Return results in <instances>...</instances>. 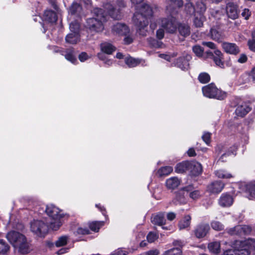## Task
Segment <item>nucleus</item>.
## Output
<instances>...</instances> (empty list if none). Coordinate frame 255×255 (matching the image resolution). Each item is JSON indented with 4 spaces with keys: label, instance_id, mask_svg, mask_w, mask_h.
Masks as SVG:
<instances>
[{
    "label": "nucleus",
    "instance_id": "41",
    "mask_svg": "<svg viewBox=\"0 0 255 255\" xmlns=\"http://www.w3.org/2000/svg\"><path fill=\"white\" fill-rule=\"evenodd\" d=\"M220 246V243L218 242H212L208 245V249L212 253L217 254L219 252Z\"/></svg>",
    "mask_w": 255,
    "mask_h": 255
},
{
    "label": "nucleus",
    "instance_id": "50",
    "mask_svg": "<svg viewBox=\"0 0 255 255\" xmlns=\"http://www.w3.org/2000/svg\"><path fill=\"white\" fill-rule=\"evenodd\" d=\"M211 227L215 230L221 231L224 229V226L220 222L214 221L211 223Z\"/></svg>",
    "mask_w": 255,
    "mask_h": 255
},
{
    "label": "nucleus",
    "instance_id": "57",
    "mask_svg": "<svg viewBox=\"0 0 255 255\" xmlns=\"http://www.w3.org/2000/svg\"><path fill=\"white\" fill-rule=\"evenodd\" d=\"M158 238L156 233L150 232L147 236V240L149 243L154 242Z\"/></svg>",
    "mask_w": 255,
    "mask_h": 255
},
{
    "label": "nucleus",
    "instance_id": "7",
    "mask_svg": "<svg viewBox=\"0 0 255 255\" xmlns=\"http://www.w3.org/2000/svg\"><path fill=\"white\" fill-rule=\"evenodd\" d=\"M114 2L111 3L110 1L104 4V7L106 10V13L109 14L114 19H119L121 16L120 14V8L125 6L123 0H117L116 5H114Z\"/></svg>",
    "mask_w": 255,
    "mask_h": 255
},
{
    "label": "nucleus",
    "instance_id": "25",
    "mask_svg": "<svg viewBox=\"0 0 255 255\" xmlns=\"http://www.w3.org/2000/svg\"><path fill=\"white\" fill-rule=\"evenodd\" d=\"M125 63L128 66V67L130 68L134 67L140 64L142 66L146 65V62L144 60L135 59L131 57H128L126 58Z\"/></svg>",
    "mask_w": 255,
    "mask_h": 255
},
{
    "label": "nucleus",
    "instance_id": "60",
    "mask_svg": "<svg viewBox=\"0 0 255 255\" xmlns=\"http://www.w3.org/2000/svg\"><path fill=\"white\" fill-rule=\"evenodd\" d=\"M89 233V231L87 228H78L75 233L76 235H86Z\"/></svg>",
    "mask_w": 255,
    "mask_h": 255
},
{
    "label": "nucleus",
    "instance_id": "39",
    "mask_svg": "<svg viewBox=\"0 0 255 255\" xmlns=\"http://www.w3.org/2000/svg\"><path fill=\"white\" fill-rule=\"evenodd\" d=\"M191 218L189 215H186L179 223L180 230L185 229L190 226Z\"/></svg>",
    "mask_w": 255,
    "mask_h": 255
},
{
    "label": "nucleus",
    "instance_id": "2",
    "mask_svg": "<svg viewBox=\"0 0 255 255\" xmlns=\"http://www.w3.org/2000/svg\"><path fill=\"white\" fill-rule=\"evenodd\" d=\"M6 238L15 250L21 254H26L30 251L29 243L23 234L16 232L10 231L7 233Z\"/></svg>",
    "mask_w": 255,
    "mask_h": 255
},
{
    "label": "nucleus",
    "instance_id": "42",
    "mask_svg": "<svg viewBox=\"0 0 255 255\" xmlns=\"http://www.w3.org/2000/svg\"><path fill=\"white\" fill-rule=\"evenodd\" d=\"M195 7L196 13L198 14H204V13L206 10V5L202 1H199L197 2Z\"/></svg>",
    "mask_w": 255,
    "mask_h": 255
},
{
    "label": "nucleus",
    "instance_id": "53",
    "mask_svg": "<svg viewBox=\"0 0 255 255\" xmlns=\"http://www.w3.org/2000/svg\"><path fill=\"white\" fill-rule=\"evenodd\" d=\"M192 50L193 52L198 57L202 56L203 53V49L199 45H195L193 47Z\"/></svg>",
    "mask_w": 255,
    "mask_h": 255
},
{
    "label": "nucleus",
    "instance_id": "63",
    "mask_svg": "<svg viewBox=\"0 0 255 255\" xmlns=\"http://www.w3.org/2000/svg\"><path fill=\"white\" fill-rule=\"evenodd\" d=\"M248 45L251 50L255 52V39H251L248 41Z\"/></svg>",
    "mask_w": 255,
    "mask_h": 255
},
{
    "label": "nucleus",
    "instance_id": "6",
    "mask_svg": "<svg viewBox=\"0 0 255 255\" xmlns=\"http://www.w3.org/2000/svg\"><path fill=\"white\" fill-rule=\"evenodd\" d=\"M70 33L65 38L66 42L70 44H76L80 41V23L78 19L71 21L69 23Z\"/></svg>",
    "mask_w": 255,
    "mask_h": 255
},
{
    "label": "nucleus",
    "instance_id": "18",
    "mask_svg": "<svg viewBox=\"0 0 255 255\" xmlns=\"http://www.w3.org/2000/svg\"><path fill=\"white\" fill-rule=\"evenodd\" d=\"M233 203L232 196L228 193L222 194L219 200V204L223 207H228Z\"/></svg>",
    "mask_w": 255,
    "mask_h": 255
},
{
    "label": "nucleus",
    "instance_id": "20",
    "mask_svg": "<svg viewBox=\"0 0 255 255\" xmlns=\"http://www.w3.org/2000/svg\"><path fill=\"white\" fill-rule=\"evenodd\" d=\"M43 17L46 22L51 24L55 23L58 18L56 12L51 10H46L44 12Z\"/></svg>",
    "mask_w": 255,
    "mask_h": 255
},
{
    "label": "nucleus",
    "instance_id": "37",
    "mask_svg": "<svg viewBox=\"0 0 255 255\" xmlns=\"http://www.w3.org/2000/svg\"><path fill=\"white\" fill-rule=\"evenodd\" d=\"M178 31L180 34L186 37L190 33V28L188 25L185 24H180L178 26Z\"/></svg>",
    "mask_w": 255,
    "mask_h": 255
},
{
    "label": "nucleus",
    "instance_id": "19",
    "mask_svg": "<svg viewBox=\"0 0 255 255\" xmlns=\"http://www.w3.org/2000/svg\"><path fill=\"white\" fill-rule=\"evenodd\" d=\"M169 4L166 7L167 12L169 13L175 14L177 11L176 10L182 6V0H169Z\"/></svg>",
    "mask_w": 255,
    "mask_h": 255
},
{
    "label": "nucleus",
    "instance_id": "58",
    "mask_svg": "<svg viewBox=\"0 0 255 255\" xmlns=\"http://www.w3.org/2000/svg\"><path fill=\"white\" fill-rule=\"evenodd\" d=\"M91 57V56L88 55L87 53L83 52L79 55L78 58L81 62H84L88 60Z\"/></svg>",
    "mask_w": 255,
    "mask_h": 255
},
{
    "label": "nucleus",
    "instance_id": "49",
    "mask_svg": "<svg viewBox=\"0 0 255 255\" xmlns=\"http://www.w3.org/2000/svg\"><path fill=\"white\" fill-rule=\"evenodd\" d=\"M103 224V222H94L90 223L89 228L94 232H98L100 227Z\"/></svg>",
    "mask_w": 255,
    "mask_h": 255
},
{
    "label": "nucleus",
    "instance_id": "14",
    "mask_svg": "<svg viewBox=\"0 0 255 255\" xmlns=\"http://www.w3.org/2000/svg\"><path fill=\"white\" fill-rule=\"evenodd\" d=\"M56 52H60L61 55L65 57L66 60L72 63L76 64L77 63V60L73 48H68L66 49L58 48Z\"/></svg>",
    "mask_w": 255,
    "mask_h": 255
},
{
    "label": "nucleus",
    "instance_id": "51",
    "mask_svg": "<svg viewBox=\"0 0 255 255\" xmlns=\"http://www.w3.org/2000/svg\"><path fill=\"white\" fill-rule=\"evenodd\" d=\"M9 250V246L5 241L0 240V253L4 254Z\"/></svg>",
    "mask_w": 255,
    "mask_h": 255
},
{
    "label": "nucleus",
    "instance_id": "12",
    "mask_svg": "<svg viewBox=\"0 0 255 255\" xmlns=\"http://www.w3.org/2000/svg\"><path fill=\"white\" fill-rule=\"evenodd\" d=\"M82 6L77 2H74L69 7L68 9L69 15L68 19L71 20L75 18V17H79L82 11Z\"/></svg>",
    "mask_w": 255,
    "mask_h": 255
},
{
    "label": "nucleus",
    "instance_id": "64",
    "mask_svg": "<svg viewBox=\"0 0 255 255\" xmlns=\"http://www.w3.org/2000/svg\"><path fill=\"white\" fill-rule=\"evenodd\" d=\"M159 251L157 249L148 251L144 253V255H158Z\"/></svg>",
    "mask_w": 255,
    "mask_h": 255
},
{
    "label": "nucleus",
    "instance_id": "23",
    "mask_svg": "<svg viewBox=\"0 0 255 255\" xmlns=\"http://www.w3.org/2000/svg\"><path fill=\"white\" fill-rule=\"evenodd\" d=\"M243 187L250 199H255V182L244 184Z\"/></svg>",
    "mask_w": 255,
    "mask_h": 255
},
{
    "label": "nucleus",
    "instance_id": "3",
    "mask_svg": "<svg viewBox=\"0 0 255 255\" xmlns=\"http://www.w3.org/2000/svg\"><path fill=\"white\" fill-rule=\"evenodd\" d=\"M93 17L87 20V27L91 32H100L104 28V23L107 20V15L103 10L95 8L93 11Z\"/></svg>",
    "mask_w": 255,
    "mask_h": 255
},
{
    "label": "nucleus",
    "instance_id": "30",
    "mask_svg": "<svg viewBox=\"0 0 255 255\" xmlns=\"http://www.w3.org/2000/svg\"><path fill=\"white\" fill-rule=\"evenodd\" d=\"M190 162L187 161L178 163L175 168V172L177 173H183L189 170Z\"/></svg>",
    "mask_w": 255,
    "mask_h": 255
},
{
    "label": "nucleus",
    "instance_id": "5",
    "mask_svg": "<svg viewBox=\"0 0 255 255\" xmlns=\"http://www.w3.org/2000/svg\"><path fill=\"white\" fill-rule=\"evenodd\" d=\"M202 92L203 95L207 98L219 100L225 99L227 96L226 92L217 88L213 83L204 86L202 88Z\"/></svg>",
    "mask_w": 255,
    "mask_h": 255
},
{
    "label": "nucleus",
    "instance_id": "1",
    "mask_svg": "<svg viewBox=\"0 0 255 255\" xmlns=\"http://www.w3.org/2000/svg\"><path fill=\"white\" fill-rule=\"evenodd\" d=\"M135 11L132 21L136 27V32L139 35L145 36L147 32L148 19L152 15L151 7L144 3L143 0H130Z\"/></svg>",
    "mask_w": 255,
    "mask_h": 255
},
{
    "label": "nucleus",
    "instance_id": "21",
    "mask_svg": "<svg viewBox=\"0 0 255 255\" xmlns=\"http://www.w3.org/2000/svg\"><path fill=\"white\" fill-rule=\"evenodd\" d=\"M128 27L125 24L118 23L114 25L112 28V31L114 34L124 35L129 32Z\"/></svg>",
    "mask_w": 255,
    "mask_h": 255
},
{
    "label": "nucleus",
    "instance_id": "16",
    "mask_svg": "<svg viewBox=\"0 0 255 255\" xmlns=\"http://www.w3.org/2000/svg\"><path fill=\"white\" fill-rule=\"evenodd\" d=\"M224 187V183L221 181H214L207 186V191L211 194L220 193Z\"/></svg>",
    "mask_w": 255,
    "mask_h": 255
},
{
    "label": "nucleus",
    "instance_id": "55",
    "mask_svg": "<svg viewBox=\"0 0 255 255\" xmlns=\"http://www.w3.org/2000/svg\"><path fill=\"white\" fill-rule=\"evenodd\" d=\"M177 56L176 53H173L171 54H160L159 55V57L162 58L163 59H165L168 61H171L172 58L175 57Z\"/></svg>",
    "mask_w": 255,
    "mask_h": 255
},
{
    "label": "nucleus",
    "instance_id": "36",
    "mask_svg": "<svg viewBox=\"0 0 255 255\" xmlns=\"http://www.w3.org/2000/svg\"><path fill=\"white\" fill-rule=\"evenodd\" d=\"M183 190L181 189L178 192L176 193L175 197L173 200V202L175 204H184L187 202V200L182 193Z\"/></svg>",
    "mask_w": 255,
    "mask_h": 255
},
{
    "label": "nucleus",
    "instance_id": "47",
    "mask_svg": "<svg viewBox=\"0 0 255 255\" xmlns=\"http://www.w3.org/2000/svg\"><path fill=\"white\" fill-rule=\"evenodd\" d=\"M68 238L67 236H62L60 237L55 242V245L57 247H60L65 245L68 241Z\"/></svg>",
    "mask_w": 255,
    "mask_h": 255
},
{
    "label": "nucleus",
    "instance_id": "27",
    "mask_svg": "<svg viewBox=\"0 0 255 255\" xmlns=\"http://www.w3.org/2000/svg\"><path fill=\"white\" fill-rule=\"evenodd\" d=\"M230 249L227 248H223L224 255H239V253H241L242 252L241 248L239 245H236V241L234 243L233 245L230 247Z\"/></svg>",
    "mask_w": 255,
    "mask_h": 255
},
{
    "label": "nucleus",
    "instance_id": "15",
    "mask_svg": "<svg viewBox=\"0 0 255 255\" xmlns=\"http://www.w3.org/2000/svg\"><path fill=\"white\" fill-rule=\"evenodd\" d=\"M210 230V227L208 224H201L195 228L194 232L197 238H202L206 236Z\"/></svg>",
    "mask_w": 255,
    "mask_h": 255
},
{
    "label": "nucleus",
    "instance_id": "62",
    "mask_svg": "<svg viewBox=\"0 0 255 255\" xmlns=\"http://www.w3.org/2000/svg\"><path fill=\"white\" fill-rule=\"evenodd\" d=\"M172 245L174 246V248H180L181 250L182 248L184 246L183 242L180 240H175L173 242Z\"/></svg>",
    "mask_w": 255,
    "mask_h": 255
},
{
    "label": "nucleus",
    "instance_id": "52",
    "mask_svg": "<svg viewBox=\"0 0 255 255\" xmlns=\"http://www.w3.org/2000/svg\"><path fill=\"white\" fill-rule=\"evenodd\" d=\"M125 35V38L124 39V42L125 44H130L133 41V37L131 33H130V31H129L128 33L124 34Z\"/></svg>",
    "mask_w": 255,
    "mask_h": 255
},
{
    "label": "nucleus",
    "instance_id": "34",
    "mask_svg": "<svg viewBox=\"0 0 255 255\" xmlns=\"http://www.w3.org/2000/svg\"><path fill=\"white\" fill-rule=\"evenodd\" d=\"M151 222L155 225L159 226L163 225L165 222L164 214L162 213H159L156 215H153L151 217Z\"/></svg>",
    "mask_w": 255,
    "mask_h": 255
},
{
    "label": "nucleus",
    "instance_id": "56",
    "mask_svg": "<svg viewBox=\"0 0 255 255\" xmlns=\"http://www.w3.org/2000/svg\"><path fill=\"white\" fill-rule=\"evenodd\" d=\"M148 41L151 45L154 47L160 48L161 47V45L163 44L161 42L157 41L151 38H149Z\"/></svg>",
    "mask_w": 255,
    "mask_h": 255
},
{
    "label": "nucleus",
    "instance_id": "26",
    "mask_svg": "<svg viewBox=\"0 0 255 255\" xmlns=\"http://www.w3.org/2000/svg\"><path fill=\"white\" fill-rule=\"evenodd\" d=\"M181 183V180L177 177H172L166 180L165 185L168 189L174 190Z\"/></svg>",
    "mask_w": 255,
    "mask_h": 255
},
{
    "label": "nucleus",
    "instance_id": "31",
    "mask_svg": "<svg viewBox=\"0 0 255 255\" xmlns=\"http://www.w3.org/2000/svg\"><path fill=\"white\" fill-rule=\"evenodd\" d=\"M214 54L213 60L216 65L220 68H224V63L223 61V54L221 52L218 50H214Z\"/></svg>",
    "mask_w": 255,
    "mask_h": 255
},
{
    "label": "nucleus",
    "instance_id": "48",
    "mask_svg": "<svg viewBox=\"0 0 255 255\" xmlns=\"http://www.w3.org/2000/svg\"><path fill=\"white\" fill-rule=\"evenodd\" d=\"M185 10L189 14L196 13L195 7L192 2H188L185 4Z\"/></svg>",
    "mask_w": 255,
    "mask_h": 255
},
{
    "label": "nucleus",
    "instance_id": "29",
    "mask_svg": "<svg viewBox=\"0 0 255 255\" xmlns=\"http://www.w3.org/2000/svg\"><path fill=\"white\" fill-rule=\"evenodd\" d=\"M191 175L197 176L201 174L202 167L201 164L198 162L190 163L189 170Z\"/></svg>",
    "mask_w": 255,
    "mask_h": 255
},
{
    "label": "nucleus",
    "instance_id": "45",
    "mask_svg": "<svg viewBox=\"0 0 255 255\" xmlns=\"http://www.w3.org/2000/svg\"><path fill=\"white\" fill-rule=\"evenodd\" d=\"M163 255H182V251L180 248H173L164 252Z\"/></svg>",
    "mask_w": 255,
    "mask_h": 255
},
{
    "label": "nucleus",
    "instance_id": "24",
    "mask_svg": "<svg viewBox=\"0 0 255 255\" xmlns=\"http://www.w3.org/2000/svg\"><path fill=\"white\" fill-rule=\"evenodd\" d=\"M222 47L225 51L231 54H237L240 50L238 47L234 43L224 42L222 44Z\"/></svg>",
    "mask_w": 255,
    "mask_h": 255
},
{
    "label": "nucleus",
    "instance_id": "44",
    "mask_svg": "<svg viewBox=\"0 0 255 255\" xmlns=\"http://www.w3.org/2000/svg\"><path fill=\"white\" fill-rule=\"evenodd\" d=\"M210 11V15L209 16V18L211 19L212 18L215 19H218L220 18L222 13L221 12L215 8H211L209 10Z\"/></svg>",
    "mask_w": 255,
    "mask_h": 255
},
{
    "label": "nucleus",
    "instance_id": "32",
    "mask_svg": "<svg viewBox=\"0 0 255 255\" xmlns=\"http://www.w3.org/2000/svg\"><path fill=\"white\" fill-rule=\"evenodd\" d=\"M205 20L206 17L204 14L195 13L193 20V24L196 27H201Z\"/></svg>",
    "mask_w": 255,
    "mask_h": 255
},
{
    "label": "nucleus",
    "instance_id": "9",
    "mask_svg": "<svg viewBox=\"0 0 255 255\" xmlns=\"http://www.w3.org/2000/svg\"><path fill=\"white\" fill-rule=\"evenodd\" d=\"M236 245L241 247L242 253L239 255H250V250L255 249V239H248L243 241H236Z\"/></svg>",
    "mask_w": 255,
    "mask_h": 255
},
{
    "label": "nucleus",
    "instance_id": "10",
    "mask_svg": "<svg viewBox=\"0 0 255 255\" xmlns=\"http://www.w3.org/2000/svg\"><path fill=\"white\" fill-rule=\"evenodd\" d=\"M169 14L170 15L167 18H163L161 20V25L167 32L172 33L176 30L177 22L173 16L175 14Z\"/></svg>",
    "mask_w": 255,
    "mask_h": 255
},
{
    "label": "nucleus",
    "instance_id": "11",
    "mask_svg": "<svg viewBox=\"0 0 255 255\" xmlns=\"http://www.w3.org/2000/svg\"><path fill=\"white\" fill-rule=\"evenodd\" d=\"M251 228L247 225H238L229 230L228 233L232 235H246L251 233Z\"/></svg>",
    "mask_w": 255,
    "mask_h": 255
},
{
    "label": "nucleus",
    "instance_id": "43",
    "mask_svg": "<svg viewBox=\"0 0 255 255\" xmlns=\"http://www.w3.org/2000/svg\"><path fill=\"white\" fill-rule=\"evenodd\" d=\"M198 79L200 83L205 84L210 81V76L207 73L203 72L199 75Z\"/></svg>",
    "mask_w": 255,
    "mask_h": 255
},
{
    "label": "nucleus",
    "instance_id": "54",
    "mask_svg": "<svg viewBox=\"0 0 255 255\" xmlns=\"http://www.w3.org/2000/svg\"><path fill=\"white\" fill-rule=\"evenodd\" d=\"M97 56L98 58L104 61L105 64L107 65L108 66H111L113 64V62L111 59H106L105 58V56L104 55V54L102 52L99 53L97 55Z\"/></svg>",
    "mask_w": 255,
    "mask_h": 255
},
{
    "label": "nucleus",
    "instance_id": "22",
    "mask_svg": "<svg viewBox=\"0 0 255 255\" xmlns=\"http://www.w3.org/2000/svg\"><path fill=\"white\" fill-rule=\"evenodd\" d=\"M226 12L228 17L233 19L237 18L238 16L237 5L233 3L229 2L227 4Z\"/></svg>",
    "mask_w": 255,
    "mask_h": 255
},
{
    "label": "nucleus",
    "instance_id": "33",
    "mask_svg": "<svg viewBox=\"0 0 255 255\" xmlns=\"http://www.w3.org/2000/svg\"><path fill=\"white\" fill-rule=\"evenodd\" d=\"M210 36L212 39L217 41H221L224 38L223 33L215 28H212L211 29Z\"/></svg>",
    "mask_w": 255,
    "mask_h": 255
},
{
    "label": "nucleus",
    "instance_id": "46",
    "mask_svg": "<svg viewBox=\"0 0 255 255\" xmlns=\"http://www.w3.org/2000/svg\"><path fill=\"white\" fill-rule=\"evenodd\" d=\"M237 146L234 145V146H233L232 147H231L230 150L228 152L223 154L221 156L220 160L223 162V161H225V160H224V157H226L227 156L231 155V154H233L234 156L236 155V152L237 151Z\"/></svg>",
    "mask_w": 255,
    "mask_h": 255
},
{
    "label": "nucleus",
    "instance_id": "17",
    "mask_svg": "<svg viewBox=\"0 0 255 255\" xmlns=\"http://www.w3.org/2000/svg\"><path fill=\"white\" fill-rule=\"evenodd\" d=\"M182 190L188 192L189 197L193 200H198L203 194L201 191L194 190L193 186L191 185L183 188Z\"/></svg>",
    "mask_w": 255,
    "mask_h": 255
},
{
    "label": "nucleus",
    "instance_id": "38",
    "mask_svg": "<svg viewBox=\"0 0 255 255\" xmlns=\"http://www.w3.org/2000/svg\"><path fill=\"white\" fill-rule=\"evenodd\" d=\"M215 174L219 178L229 179L233 177L231 173L223 169L216 170Z\"/></svg>",
    "mask_w": 255,
    "mask_h": 255
},
{
    "label": "nucleus",
    "instance_id": "8",
    "mask_svg": "<svg viewBox=\"0 0 255 255\" xmlns=\"http://www.w3.org/2000/svg\"><path fill=\"white\" fill-rule=\"evenodd\" d=\"M47 224L41 220H33L30 225L31 231L38 236H44L48 232Z\"/></svg>",
    "mask_w": 255,
    "mask_h": 255
},
{
    "label": "nucleus",
    "instance_id": "59",
    "mask_svg": "<svg viewBox=\"0 0 255 255\" xmlns=\"http://www.w3.org/2000/svg\"><path fill=\"white\" fill-rule=\"evenodd\" d=\"M128 252L125 249H119L114 251L110 255H127Z\"/></svg>",
    "mask_w": 255,
    "mask_h": 255
},
{
    "label": "nucleus",
    "instance_id": "28",
    "mask_svg": "<svg viewBox=\"0 0 255 255\" xmlns=\"http://www.w3.org/2000/svg\"><path fill=\"white\" fill-rule=\"evenodd\" d=\"M251 108L247 104L243 103L238 106L235 111V113L237 116L243 117L251 111Z\"/></svg>",
    "mask_w": 255,
    "mask_h": 255
},
{
    "label": "nucleus",
    "instance_id": "61",
    "mask_svg": "<svg viewBox=\"0 0 255 255\" xmlns=\"http://www.w3.org/2000/svg\"><path fill=\"white\" fill-rule=\"evenodd\" d=\"M211 134L209 132H205L203 134L202 137L205 143L208 144L210 141Z\"/></svg>",
    "mask_w": 255,
    "mask_h": 255
},
{
    "label": "nucleus",
    "instance_id": "35",
    "mask_svg": "<svg viewBox=\"0 0 255 255\" xmlns=\"http://www.w3.org/2000/svg\"><path fill=\"white\" fill-rule=\"evenodd\" d=\"M101 49L102 52L107 54H111L116 50V48L112 44L107 42L101 44Z\"/></svg>",
    "mask_w": 255,
    "mask_h": 255
},
{
    "label": "nucleus",
    "instance_id": "40",
    "mask_svg": "<svg viewBox=\"0 0 255 255\" xmlns=\"http://www.w3.org/2000/svg\"><path fill=\"white\" fill-rule=\"evenodd\" d=\"M173 171V168L170 166L162 167L159 169L157 173L160 176H167Z\"/></svg>",
    "mask_w": 255,
    "mask_h": 255
},
{
    "label": "nucleus",
    "instance_id": "4",
    "mask_svg": "<svg viewBox=\"0 0 255 255\" xmlns=\"http://www.w3.org/2000/svg\"><path fill=\"white\" fill-rule=\"evenodd\" d=\"M45 212L52 219L49 224V228L54 231L59 229L64 222V219L67 217V215L62 211L53 204L47 205Z\"/></svg>",
    "mask_w": 255,
    "mask_h": 255
},
{
    "label": "nucleus",
    "instance_id": "13",
    "mask_svg": "<svg viewBox=\"0 0 255 255\" xmlns=\"http://www.w3.org/2000/svg\"><path fill=\"white\" fill-rule=\"evenodd\" d=\"M191 59V56L186 54L177 59L176 61L174 63V65L182 70H187L189 68V61Z\"/></svg>",
    "mask_w": 255,
    "mask_h": 255
}]
</instances>
